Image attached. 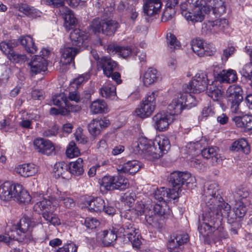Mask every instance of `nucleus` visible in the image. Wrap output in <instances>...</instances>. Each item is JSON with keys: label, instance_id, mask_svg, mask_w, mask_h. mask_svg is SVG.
<instances>
[{"label": "nucleus", "instance_id": "f257e3e1", "mask_svg": "<svg viewBox=\"0 0 252 252\" xmlns=\"http://www.w3.org/2000/svg\"><path fill=\"white\" fill-rule=\"evenodd\" d=\"M218 186L215 183L207 184L202 195L203 213L199 217L198 231L203 237H209L212 232H221L223 218H228L230 206L220 200V195H216Z\"/></svg>", "mask_w": 252, "mask_h": 252}, {"label": "nucleus", "instance_id": "f03ea898", "mask_svg": "<svg viewBox=\"0 0 252 252\" xmlns=\"http://www.w3.org/2000/svg\"><path fill=\"white\" fill-rule=\"evenodd\" d=\"M132 148L135 154L141 155L147 160H154L167 153L170 144L165 136L157 138L154 142L142 136L132 144Z\"/></svg>", "mask_w": 252, "mask_h": 252}, {"label": "nucleus", "instance_id": "7ed1b4c3", "mask_svg": "<svg viewBox=\"0 0 252 252\" xmlns=\"http://www.w3.org/2000/svg\"><path fill=\"white\" fill-rule=\"evenodd\" d=\"M59 206L57 199L52 196L44 198L42 200L37 202L33 207L35 211L42 212V217L48 222L53 225L61 224L60 220L58 217L54 214V212Z\"/></svg>", "mask_w": 252, "mask_h": 252}, {"label": "nucleus", "instance_id": "20e7f679", "mask_svg": "<svg viewBox=\"0 0 252 252\" xmlns=\"http://www.w3.org/2000/svg\"><path fill=\"white\" fill-rule=\"evenodd\" d=\"M36 225L34 220L27 217H23L8 235L14 241V244L16 241L28 243L33 238L32 228Z\"/></svg>", "mask_w": 252, "mask_h": 252}, {"label": "nucleus", "instance_id": "39448f33", "mask_svg": "<svg viewBox=\"0 0 252 252\" xmlns=\"http://www.w3.org/2000/svg\"><path fill=\"white\" fill-rule=\"evenodd\" d=\"M195 181V178L187 172L175 171L170 175L169 182L172 186L171 189L178 193V197L181 194V188L185 184L189 189H192Z\"/></svg>", "mask_w": 252, "mask_h": 252}, {"label": "nucleus", "instance_id": "423d86ee", "mask_svg": "<svg viewBox=\"0 0 252 252\" xmlns=\"http://www.w3.org/2000/svg\"><path fill=\"white\" fill-rule=\"evenodd\" d=\"M195 105V99L190 94L179 93L174 96L167 108L170 111L169 114L174 117V115L181 114L185 106L190 105V107H192Z\"/></svg>", "mask_w": 252, "mask_h": 252}, {"label": "nucleus", "instance_id": "0eeeda50", "mask_svg": "<svg viewBox=\"0 0 252 252\" xmlns=\"http://www.w3.org/2000/svg\"><path fill=\"white\" fill-rule=\"evenodd\" d=\"M118 27L119 24L115 21L95 19L90 26V31L95 34L102 33L111 36L114 34Z\"/></svg>", "mask_w": 252, "mask_h": 252}, {"label": "nucleus", "instance_id": "6e6552de", "mask_svg": "<svg viewBox=\"0 0 252 252\" xmlns=\"http://www.w3.org/2000/svg\"><path fill=\"white\" fill-rule=\"evenodd\" d=\"M243 91L241 86L236 85L230 86L227 89L226 96L227 105L231 112H238L239 106L243 100Z\"/></svg>", "mask_w": 252, "mask_h": 252}, {"label": "nucleus", "instance_id": "1a4fd4ad", "mask_svg": "<svg viewBox=\"0 0 252 252\" xmlns=\"http://www.w3.org/2000/svg\"><path fill=\"white\" fill-rule=\"evenodd\" d=\"M158 95L157 91L149 93L145 99L140 104V107L135 110L136 115L141 118L149 117L155 109L156 100Z\"/></svg>", "mask_w": 252, "mask_h": 252}, {"label": "nucleus", "instance_id": "9d476101", "mask_svg": "<svg viewBox=\"0 0 252 252\" xmlns=\"http://www.w3.org/2000/svg\"><path fill=\"white\" fill-rule=\"evenodd\" d=\"M15 46L16 45L12 40L0 43V51L10 61L15 63L25 62L27 59L26 56L16 53L13 49Z\"/></svg>", "mask_w": 252, "mask_h": 252}, {"label": "nucleus", "instance_id": "9b49d317", "mask_svg": "<svg viewBox=\"0 0 252 252\" xmlns=\"http://www.w3.org/2000/svg\"><path fill=\"white\" fill-rule=\"evenodd\" d=\"M209 80L207 74L202 71L198 72L194 76L193 79L189 82L188 86L189 93H193L198 94L204 91L209 84Z\"/></svg>", "mask_w": 252, "mask_h": 252}, {"label": "nucleus", "instance_id": "f8f14e48", "mask_svg": "<svg viewBox=\"0 0 252 252\" xmlns=\"http://www.w3.org/2000/svg\"><path fill=\"white\" fill-rule=\"evenodd\" d=\"M172 114L165 111H161L152 118L153 126L159 131H163L168 128L169 125L173 121Z\"/></svg>", "mask_w": 252, "mask_h": 252}, {"label": "nucleus", "instance_id": "ddd939ff", "mask_svg": "<svg viewBox=\"0 0 252 252\" xmlns=\"http://www.w3.org/2000/svg\"><path fill=\"white\" fill-rule=\"evenodd\" d=\"M202 0H200V5L192 7L191 11H184L182 14L185 18L193 23L202 22L206 14L209 13L206 6H202Z\"/></svg>", "mask_w": 252, "mask_h": 252}, {"label": "nucleus", "instance_id": "4468645a", "mask_svg": "<svg viewBox=\"0 0 252 252\" xmlns=\"http://www.w3.org/2000/svg\"><path fill=\"white\" fill-rule=\"evenodd\" d=\"M145 220L149 225H156L158 218H165V213L163 207L159 204H156L153 208L145 209Z\"/></svg>", "mask_w": 252, "mask_h": 252}, {"label": "nucleus", "instance_id": "2eb2a0df", "mask_svg": "<svg viewBox=\"0 0 252 252\" xmlns=\"http://www.w3.org/2000/svg\"><path fill=\"white\" fill-rule=\"evenodd\" d=\"M21 185L5 182L0 186V198L2 200H9L14 198L15 192L20 191Z\"/></svg>", "mask_w": 252, "mask_h": 252}, {"label": "nucleus", "instance_id": "dca6fc26", "mask_svg": "<svg viewBox=\"0 0 252 252\" xmlns=\"http://www.w3.org/2000/svg\"><path fill=\"white\" fill-rule=\"evenodd\" d=\"M34 148L38 152L47 156L56 154L55 148L49 140L41 138L35 139L33 141Z\"/></svg>", "mask_w": 252, "mask_h": 252}, {"label": "nucleus", "instance_id": "f3484780", "mask_svg": "<svg viewBox=\"0 0 252 252\" xmlns=\"http://www.w3.org/2000/svg\"><path fill=\"white\" fill-rule=\"evenodd\" d=\"M202 6H206L208 11H212L216 17L220 16L225 12V5L222 0H202Z\"/></svg>", "mask_w": 252, "mask_h": 252}, {"label": "nucleus", "instance_id": "a211bd4d", "mask_svg": "<svg viewBox=\"0 0 252 252\" xmlns=\"http://www.w3.org/2000/svg\"><path fill=\"white\" fill-rule=\"evenodd\" d=\"M109 124V121L105 118L93 119L88 124V130L92 136L96 137L100 134L102 130Z\"/></svg>", "mask_w": 252, "mask_h": 252}, {"label": "nucleus", "instance_id": "6ab92c4d", "mask_svg": "<svg viewBox=\"0 0 252 252\" xmlns=\"http://www.w3.org/2000/svg\"><path fill=\"white\" fill-rule=\"evenodd\" d=\"M117 228L104 230L98 233L97 238L101 241L104 246H113L117 238Z\"/></svg>", "mask_w": 252, "mask_h": 252}, {"label": "nucleus", "instance_id": "aec40b11", "mask_svg": "<svg viewBox=\"0 0 252 252\" xmlns=\"http://www.w3.org/2000/svg\"><path fill=\"white\" fill-rule=\"evenodd\" d=\"M232 120L237 127L243 128L246 131L252 132V114L236 116H235Z\"/></svg>", "mask_w": 252, "mask_h": 252}, {"label": "nucleus", "instance_id": "412c9836", "mask_svg": "<svg viewBox=\"0 0 252 252\" xmlns=\"http://www.w3.org/2000/svg\"><path fill=\"white\" fill-rule=\"evenodd\" d=\"M47 64V62L44 58L37 55H35L29 63L31 72L34 74L46 70Z\"/></svg>", "mask_w": 252, "mask_h": 252}, {"label": "nucleus", "instance_id": "4be33fe9", "mask_svg": "<svg viewBox=\"0 0 252 252\" xmlns=\"http://www.w3.org/2000/svg\"><path fill=\"white\" fill-rule=\"evenodd\" d=\"M154 198L158 201H167L169 199H175L178 197V193L173 191L172 189H167L164 187L156 190L154 193Z\"/></svg>", "mask_w": 252, "mask_h": 252}, {"label": "nucleus", "instance_id": "5701e85b", "mask_svg": "<svg viewBox=\"0 0 252 252\" xmlns=\"http://www.w3.org/2000/svg\"><path fill=\"white\" fill-rule=\"evenodd\" d=\"M60 13L64 19V26L66 30L72 29L77 23V19L72 11L67 7H62Z\"/></svg>", "mask_w": 252, "mask_h": 252}, {"label": "nucleus", "instance_id": "b1692460", "mask_svg": "<svg viewBox=\"0 0 252 252\" xmlns=\"http://www.w3.org/2000/svg\"><path fill=\"white\" fill-rule=\"evenodd\" d=\"M117 65V63L109 57H103L98 61V66L103 69L104 75L108 77H110Z\"/></svg>", "mask_w": 252, "mask_h": 252}, {"label": "nucleus", "instance_id": "393cba45", "mask_svg": "<svg viewBox=\"0 0 252 252\" xmlns=\"http://www.w3.org/2000/svg\"><path fill=\"white\" fill-rule=\"evenodd\" d=\"M143 9L144 13L149 16L158 13L161 7L160 0H144Z\"/></svg>", "mask_w": 252, "mask_h": 252}, {"label": "nucleus", "instance_id": "a878e982", "mask_svg": "<svg viewBox=\"0 0 252 252\" xmlns=\"http://www.w3.org/2000/svg\"><path fill=\"white\" fill-rule=\"evenodd\" d=\"M141 165V163L138 160L128 161L119 165L117 167V170L119 173L135 174L139 170Z\"/></svg>", "mask_w": 252, "mask_h": 252}, {"label": "nucleus", "instance_id": "bb28decb", "mask_svg": "<svg viewBox=\"0 0 252 252\" xmlns=\"http://www.w3.org/2000/svg\"><path fill=\"white\" fill-rule=\"evenodd\" d=\"M14 8L29 17L36 18L40 17L42 14V12L40 11L26 3L15 4L14 5Z\"/></svg>", "mask_w": 252, "mask_h": 252}, {"label": "nucleus", "instance_id": "cd10ccee", "mask_svg": "<svg viewBox=\"0 0 252 252\" xmlns=\"http://www.w3.org/2000/svg\"><path fill=\"white\" fill-rule=\"evenodd\" d=\"M237 73L235 70L229 69H222L221 73L217 74L216 82H219L220 83H231L237 80Z\"/></svg>", "mask_w": 252, "mask_h": 252}, {"label": "nucleus", "instance_id": "c85d7f7f", "mask_svg": "<svg viewBox=\"0 0 252 252\" xmlns=\"http://www.w3.org/2000/svg\"><path fill=\"white\" fill-rule=\"evenodd\" d=\"M219 150L217 147H209L204 148L201 151L202 157L206 159H210L213 163H218L222 159L219 153Z\"/></svg>", "mask_w": 252, "mask_h": 252}, {"label": "nucleus", "instance_id": "c756f323", "mask_svg": "<svg viewBox=\"0 0 252 252\" xmlns=\"http://www.w3.org/2000/svg\"><path fill=\"white\" fill-rule=\"evenodd\" d=\"M144 85L148 87L156 82L159 78V73L153 68H149L141 76Z\"/></svg>", "mask_w": 252, "mask_h": 252}, {"label": "nucleus", "instance_id": "7c9ffc66", "mask_svg": "<svg viewBox=\"0 0 252 252\" xmlns=\"http://www.w3.org/2000/svg\"><path fill=\"white\" fill-rule=\"evenodd\" d=\"M15 171L23 177H28L34 175L37 172V168L33 163L23 164L17 166Z\"/></svg>", "mask_w": 252, "mask_h": 252}, {"label": "nucleus", "instance_id": "2f4dec72", "mask_svg": "<svg viewBox=\"0 0 252 252\" xmlns=\"http://www.w3.org/2000/svg\"><path fill=\"white\" fill-rule=\"evenodd\" d=\"M61 53V62L63 64H67L74 61L75 56L79 53V50L75 47H68L62 49Z\"/></svg>", "mask_w": 252, "mask_h": 252}, {"label": "nucleus", "instance_id": "473e14b6", "mask_svg": "<svg viewBox=\"0 0 252 252\" xmlns=\"http://www.w3.org/2000/svg\"><path fill=\"white\" fill-rule=\"evenodd\" d=\"M69 37L73 45L81 46L87 39L88 35L84 32L76 29L70 32Z\"/></svg>", "mask_w": 252, "mask_h": 252}, {"label": "nucleus", "instance_id": "72a5a7b5", "mask_svg": "<svg viewBox=\"0 0 252 252\" xmlns=\"http://www.w3.org/2000/svg\"><path fill=\"white\" fill-rule=\"evenodd\" d=\"M215 81L212 82V84H209L206 89L207 95L214 101H219L222 97L223 92L216 86Z\"/></svg>", "mask_w": 252, "mask_h": 252}, {"label": "nucleus", "instance_id": "f704fd0d", "mask_svg": "<svg viewBox=\"0 0 252 252\" xmlns=\"http://www.w3.org/2000/svg\"><path fill=\"white\" fill-rule=\"evenodd\" d=\"M55 176L61 177L63 179L69 178L68 165L63 161L56 163L54 166Z\"/></svg>", "mask_w": 252, "mask_h": 252}, {"label": "nucleus", "instance_id": "c9c22d12", "mask_svg": "<svg viewBox=\"0 0 252 252\" xmlns=\"http://www.w3.org/2000/svg\"><path fill=\"white\" fill-rule=\"evenodd\" d=\"M210 25L211 32L213 34L224 32L228 28V21L225 19H217L211 22Z\"/></svg>", "mask_w": 252, "mask_h": 252}, {"label": "nucleus", "instance_id": "e433bc0d", "mask_svg": "<svg viewBox=\"0 0 252 252\" xmlns=\"http://www.w3.org/2000/svg\"><path fill=\"white\" fill-rule=\"evenodd\" d=\"M83 160L78 158L75 161L70 162L68 165L69 173L74 176H80L84 172Z\"/></svg>", "mask_w": 252, "mask_h": 252}, {"label": "nucleus", "instance_id": "4c0bfd02", "mask_svg": "<svg viewBox=\"0 0 252 252\" xmlns=\"http://www.w3.org/2000/svg\"><path fill=\"white\" fill-rule=\"evenodd\" d=\"M230 150L234 152H242L246 154H248L250 151L248 143L244 138L239 139L234 142Z\"/></svg>", "mask_w": 252, "mask_h": 252}, {"label": "nucleus", "instance_id": "58836bf2", "mask_svg": "<svg viewBox=\"0 0 252 252\" xmlns=\"http://www.w3.org/2000/svg\"><path fill=\"white\" fill-rule=\"evenodd\" d=\"M90 111L93 114L107 113L108 111L107 105L105 101L96 99L92 102L90 106Z\"/></svg>", "mask_w": 252, "mask_h": 252}, {"label": "nucleus", "instance_id": "ea45409f", "mask_svg": "<svg viewBox=\"0 0 252 252\" xmlns=\"http://www.w3.org/2000/svg\"><path fill=\"white\" fill-rule=\"evenodd\" d=\"M105 203L101 197H96L90 200L88 207L91 212H100L104 210Z\"/></svg>", "mask_w": 252, "mask_h": 252}, {"label": "nucleus", "instance_id": "a19ab883", "mask_svg": "<svg viewBox=\"0 0 252 252\" xmlns=\"http://www.w3.org/2000/svg\"><path fill=\"white\" fill-rule=\"evenodd\" d=\"M109 52L118 53L123 58H126L132 53L135 54L129 47L119 46L115 45H110L108 46Z\"/></svg>", "mask_w": 252, "mask_h": 252}, {"label": "nucleus", "instance_id": "79ce46f5", "mask_svg": "<svg viewBox=\"0 0 252 252\" xmlns=\"http://www.w3.org/2000/svg\"><path fill=\"white\" fill-rule=\"evenodd\" d=\"M20 43L28 52L32 54L36 53L37 48L31 36L27 35L22 37L20 39Z\"/></svg>", "mask_w": 252, "mask_h": 252}, {"label": "nucleus", "instance_id": "37998d69", "mask_svg": "<svg viewBox=\"0 0 252 252\" xmlns=\"http://www.w3.org/2000/svg\"><path fill=\"white\" fill-rule=\"evenodd\" d=\"M53 102L54 105L60 107L61 108H67L72 110L70 107L68 98L64 93H60L55 95L53 97Z\"/></svg>", "mask_w": 252, "mask_h": 252}, {"label": "nucleus", "instance_id": "c03bdc74", "mask_svg": "<svg viewBox=\"0 0 252 252\" xmlns=\"http://www.w3.org/2000/svg\"><path fill=\"white\" fill-rule=\"evenodd\" d=\"M101 95L106 98L113 99L116 95V87L112 84L103 86L99 89Z\"/></svg>", "mask_w": 252, "mask_h": 252}, {"label": "nucleus", "instance_id": "a18cd8bd", "mask_svg": "<svg viewBox=\"0 0 252 252\" xmlns=\"http://www.w3.org/2000/svg\"><path fill=\"white\" fill-rule=\"evenodd\" d=\"M205 42L200 39H195L191 41V48L193 51L198 56L202 57L204 56Z\"/></svg>", "mask_w": 252, "mask_h": 252}, {"label": "nucleus", "instance_id": "49530a36", "mask_svg": "<svg viewBox=\"0 0 252 252\" xmlns=\"http://www.w3.org/2000/svg\"><path fill=\"white\" fill-rule=\"evenodd\" d=\"M243 79L252 82V62L245 64L239 71Z\"/></svg>", "mask_w": 252, "mask_h": 252}, {"label": "nucleus", "instance_id": "de8ad7c7", "mask_svg": "<svg viewBox=\"0 0 252 252\" xmlns=\"http://www.w3.org/2000/svg\"><path fill=\"white\" fill-rule=\"evenodd\" d=\"M114 189L123 190L128 188L129 184L127 179L122 176H114Z\"/></svg>", "mask_w": 252, "mask_h": 252}, {"label": "nucleus", "instance_id": "09e8293b", "mask_svg": "<svg viewBox=\"0 0 252 252\" xmlns=\"http://www.w3.org/2000/svg\"><path fill=\"white\" fill-rule=\"evenodd\" d=\"M16 194L14 198L16 199L20 202L28 203L30 202L31 197L28 192L23 189L21 185L20 191L15 192Z\"/></svg>", "mask_w": 252, "mask_h": 252}, {"label": "nucleus", "instance_id": "8fccbe9b", "mask_svg": "<svg viewBox=\"0 0 252 252\" xmlns=\"http://www.w3.org/2000/svg\"><path fill=\"white\" fill-rule=\"evenodd\" d=\"M123 222L124 223L123 226L118 229L117 231L118 233L122 234L125 237L128 233H129L130 230H131V228H134L136 227L132 223L131 220L124 219Z\"/></svg>", "mask_w": 252, "mask_h": 252}, {"label": "nucleus", "instance_id": "3c124183", "mask_svg": "<svg viewBox=\"0 0 252 252\" xmlns=\"http://www.w3.org/2000/svg\"><path fill=\"white\" fill-rule=\"evenodd\" d=\"M66 155L68 158H73L80 155V151L73 141H71L66 150Z\"/></svg>", "mask_w": 252, "mask_h": 252}, {"label": "nucleus", "instance_id": "603ef678", "mask_svg": "<svg viewBox=\"0 0 252 252\" xmlns=\"http://www.w3.org/2000/svg\"><path fill=\"white\" fill-rule=\"evenodd\" d=\"M167 43L171 50L179 48L180 42L173 34L169 32L166 35Z\"/></svg>", "mask_w": 252, "mask_h": 252}, {"label": "nucleus", "instance_id": "864d4df0", "mask_svg": "<svg viewBox=\"0 0 252 252\" xmlns=\"http://www.w3.org/2000/svg\"><path fill=\"white\" fill-rule=\"evenodd\" d=\"M114 179V176H105L102 178L100 185L107 190H113Z\"/></svg>", "mask_w": 252, "mask_h": 252}, {"label": "nucleus", "instance_id": "5fc2aeb1", "mask_svg": "<svg viewBox=\"0 0 252 252\" xmlns=\"http://www.w3.org/2000/svg\"><path fill=\"white\" fill-rule=\"evenodd\" d=\"M234 210L236 216L239 218L244 216L247 212L246 205L241 201L236 202Z\"/></svg>", "mask_w": 252, "mask_h": 252}, {"label": "nucleus", "instance_id": "6e6d98bb", "mask_svg": "<svg viewBox=\"0 0 252 252\" xmlns=\"http://www.w3.org/2000/svg\"><path fill=\"white\" fill-rule=\"evenodd\" d=\"M250 195L248 189L244 186H240L236 189L234 196L238 199L246 198Z\"/></svg>", "mask_w": 252, "mask_h": 252}, {"label": "nucleus", "instance_id": "4d7b16f0", "mask_svg": "<svg viewBox=\"0 0 252 252\" xmlns=\"http://www.w3.org/2000/svg\"><path fill=\"white\" fill-rule=\"evenodd\" d=\"M59 199L63 202L66 208L71 209L75 206V203L73 198L68 196L65 192L61 194Z\"/></svg>", "mask_w": 252, "mask_h": 252}, {"label": "nucleus", "instance_id": "13d9d810", "mask_svg": "<svg viewBox=\"0 0 252 252\" xmlns=\"http://www.w3.org/2000/svg\"><path fill=\"white\" fill-rule=\"evenodd\" d=\"M168 249L171 252H180L182 251L181 246L179 242H176V238L173 235L171 237L168 243Z\"/></svg>", "mask_w": 252, "mask_h": 252}, {"label": "nucleus", "instance_id": "bf43d9fd", "mask_svg": "<svg viewBox=\"0 0 252 252\" xmlns=\"http://www.w3.org/2000/svg\"><path fill=\"white\" fill-rule=\"evenodd\" d=\"M78 246L73 242H70L63 245V247L59 248L57 252H77Z\"/></svg>", "mask_w": 252, "mask_h": 252}, {"label": "nucleus", "instance_id": "052dcab7", "mask_svg": "<svg viewBox=\"0 0 252 252\" xmlns=\"http://www.w3.org/2000/svg\"><path fill=\"white\" fill-rule=\"evenodd\" d=\"M136 195L133 191H127L122 196V200L128 206L134 203Z\"/></svg>", "mask_w": 252, "mask_h": 252}, {"label": "nucleus", "instance_id": "680f3d73", "mask_svg": "<svg viewBox=\"0 0 252 252\" xmlns=\"http://www.w3.org/2000/svg\"><path fill=\"white\" fill-rule=\"evenodd\" d=\"M84 224L87 228L93 229L99 225V222L95 218L89 217L85 220Z\"/></svg>", "mask_w": 252, "mask_h": 252}, {"label": "nucleus", "instance_id": "e2e57ef3", "mask_svg": "<svg viewBox=\"0 0 252 252\" xmlns=\"http://www.w3.org/2000/svg\"><path fill=\"white\" fill-rule=\"evenodd\" d=\"M145 206L142 203H137L135 206V208L128 210V213H134L136 216H140L145 213Z\"/></svg>", "mask_w": 252, "mask_h": 252}, {"label": "nucleus", "instance_id": "0e129e2a", "mask_svg": "<svg viewBox=\"0 0 252 252\" xmlns=\"http://www.w3.org/2000/svg\"><path fill=\"white\" fill-rule=\"evenodd\" d=\"M174 236L176 238V242H179L181 246L189 241V236L187 233H179L175 235Z\"/></svg>", "mask_w": 252, "mask_h": 252}, {"label": "nucleus", "instance_id": "69168bd1", "mask_svg": "<svg viewBox=\"0 0 252 252\" xmlns=\"http://www.w3.org/2000/svg\"><path fill=\"white\" fill-rule=\"evenodd\" d=\"M235 51V48L232 47H228L223 50V54L221 56V60L222 62H226L228 59L233 54Z\"/></svg>", "mask_w": 252, "mask_h": 252}, {"label": "nucleus", "instance_id": "338daca9", "mask_svg": "<svg viewBox=\"0 0 252 252\" xmlns=\"http://www.w3.org/2000/svg\"><path fill=\"white\" fill-rule=\"evenodd\" d=\"M190 165L198 169L202 170L204 168V163L198 158H193L190 160Z\"/></svg>", "mask_w": 252, "mask_h": 252}, {"label": "nucleus", "instance_id": "774afa93", "mask_svg": "<svg viewBox=\"0 0 252 252\" xmlns=\"http://www.w3.org/2000/svg\"><path fill=\"white\" fill-rule=\"evenodd\" d=\"M90 77V75L88 73L83 74L76 78L73 83L77 86L81 85L83 82L87 81Z\"/></svg>", "mask_w": 252, "mask_h": 252}]
</instances>
